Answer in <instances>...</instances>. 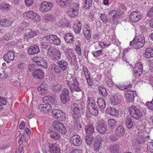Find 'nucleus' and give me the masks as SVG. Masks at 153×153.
<instances>
[{"label":"nucleus","mask_w":153,"mask_h":153,"mask_svg":"<svg viewBox=\"0 0 153 153\" xmlns=\"http://www.w3.org/2000/svg\"><path fill=\"white\" fill-rule=\"evenodd\" d=\"M67 83L72 92L75 91L79 92L81 91L79 82L74 77L71 76L69 79L68 80Z\"/></svg>","instance_id":"obj_1"},{"label":"nucleus","mask_w":153,"mask_h":153,"mask_svg":"<svg viewBox=\"0 0 153 153\" xmlns=\"http://www.w3.org/2000/svg\"><path fill=\"white\" fill-rule=\"evenodd\" d=\"M43 41H48L51 44L56 45H59L61 43L60 39L56 35L51 34L47 35L44 36L43 37Z\"/></svg>","instance_id":"obj_2"},{"label":"nucleus","mask_w":153,"mask_h":153,"mask_svg":"<svg viewBox=\"0 0 153 153\" xmlns=\"http://www.w3.org/2000/svg\"><path fill=\"white\" fill-rule=\"evenodd\" d=\"M48 54L51 59L54 61H57L61 58V54L59 50L52 47L49 48L48 50Z\"/></svg>","instance_id":"obj_3"},{"label":"nucleus","mask_w":153,"mask_h":153,"mask_svg":"<svg viewBox=\"0 0 153 153\" xmlns=\"http://www.w3.org/2000/svg\"><path fill=\"white\" fill-rule=\"evenodd\" d=\"M129 111L131 116L134 119L137 120L141 117V112L136 106H131L129 108Z\"/></svg>","instance_id":"obj_4"},{"label":"nucleus","mask_w":153,"mask_h":153,"mask_svg":"<svg viewBox=\"0 0 153 153\" xmlns=\"http://www.w3.org/2000/svg\"><path fill=\"white\" fill-rule=\"evenodd\" d=\"M24 15L27 16V19L30 21L38 22L41 20L40 16L37 14L33 11H30L24 14Z\"/></svg>","instance_id":"obj_5"},{"label":"nucleus","mask_w":153,"mask_h":153,"mask_svg":"<svg viewBox=\"0 0 153 153\" xmlns=\"http://www.w3.org/2000/svg\"><path fill=\"white\" fill-rule=\"evenodd\" d=\"M33 60L36 65L40 66L45 69L47 68V63L44 57L36 56L33 58Z\"/></svg>","instance_id":"obj_6"},{"label":"nucleus","mask_w":153,"mask_h":153,"mask_svg":"<svg viewBox=\"0 0 153 153\" xmlns=\"http://www.w3.org/2000/svg\"><path fill=\"white\" fill-rule=\"evenodd\" d=\"M79 8V5L78 4H73L68 12L69 17L74 18L76 16L78 13Z\"/></svg>","instance_id":"obj_7"},{"label":"nucleus","mask_w":153,"mask_h":153,"mask_svg":"<svg viewBox=\"0 0 153 153\" xmlns=\"http://www.w3.org/2000/svg\"><path fill=\"white\" fill-rule=\"evenodd\" d=\"M68 90L66 88H64L60 95V98L62 103L65 104L67 102H68L70 99L69 95Z\"/></svg>","instance_id":"obj_8"},{"label":"nucleus","mask_w":153,"mask_h":153,"mask_svg":"<svg viewBox=\"0 0 153 153\" xmlns=\"http://www.w3.org/2000/svg\"><path fill=\"white\" fill-rule=\"evenodd\" d=\"M53 126L59 132L63 134H65L67 132L65 126L60 122L57 121L54 122L53 124Z\"/></svg>","instance_id":"obj_9"},{"label":"nucleus","mask_w":153,"mask_h":153,"mask_svg":"<svg viewBox=\"0 0 153 153\" xmlns=\"http://www.w3.org/2000/svg\"><path fill=\"white\" fill-rule=\"evenodd\" d=\"M53 6L51 3L44 1L41 4L39 10L42 12H47Z\"/></svg>","instance_id":"obj_10"},{"label":"nucleus","mask_w":153,"mask_h":153,"mask_svg":"<svg viewBox=\"0 0 153 153\" xmlns=\"http://www.w3.org/2000/svg\"><path fill=\"white\" fill-rule=\"evenodd\" d=\"M73 114H75L73 115V118L76 120L80 117L79 112L80 110L78 105L76 103H74L71 106Z\"/></svg>","instance_id":"obj_11"},{"label":"nucleus","mask_w":153,"mask_h":153,"mask_svg":"<svg viewBox=\"0 0 153 153\" xmlns=\"http://www.w3.org/2000/svg\"><path fill=\"white\" fill-rule=\"evenodd\" d=\"M52 117L58 120H62L64 115V112L58 109L53 110L52 111Z\"/></svg>","instance_id":"obj_12"},{"label":"nucleus","mask_w":153,"mask_h":153,"mask_svg":"<svg viewBox=\"0 0 153 153\" xmlns=\"http://www.w3.org/2000/svg\"><path fill=\"white\" fill-rule=\"evenodd\" d=\"M71 140L72 144L75 146H79L82 144V140L77 134L73 135L71 138Z\"/></svg>","instance_id":"obj_13"},{"label":"nucleus","mask_w":153,"mask_h":153,"mask_svg":"<svg viewBox=\"0 0 153 153\" xmlns=\"http://www.w3.org/2000/svg\"><path fill=\"white\" fill-rule=\"evenodd\" d=\"M121 141H118L117 144L110 146L108 148L109 151L111 153H118L120 150Z\"/></svg>","instance_id":"obj_14"},{"label":"nucleus","mask_w":153,"mask_h":153,"mask_svg":"<svg viewBox=\"0 0 153 153\" xmlns=\"http://www.w3.org/2000/svg\"><path fill=\"white\" fill-rule=\"evenodd\" d=\"M141 16L139 12L133 11L129 15L130 19L133 22H136L140 19Z\"/></svg>","instance_id":"obj_15"},{"label":"nucleus","mask_w":153,"mask_h":153,"mask_svg":"<svg viewBox=\"0 0 153 153\" xmlns=\"http://www.w3.org/2000/svg\"><path fill=\"white\" fill-rule=\"evenodd\" d=\"M138 134H136L135 138H136L137 143L140 144H143L147 139V138L149 137V136H145L143 133L138 132Z\"/></svg>","instance_id":"obj_16"},{"label":"nucleus","mask_w":153,"mask_h":153,"mask_svg":"<svg viewBox=\"0 0 153 153\" xmlns=\"http://www.w3.org/2000/svg\"><path fill=\"white\" fill-rule=\"evenodd\" d=\"M109 19L112 24L115 23V21L118 19V16L117 15V12L115 10H113L108 13Z\"/></svg>","instance_id":"obj_17"},{"label":"nucleus","mask_w":153,"mask_h":153,"mask_svg":"<svg viewBox=\"0 0 153 153\" xmlns=\"http://www.w3.org/2000/svg\"><path fill=\"white\" fill-rule=\"evenodd\" d=\"M39 33V32L38 30L34 31L30 29H27L25 31V37L27 39H30L37 35Z\"/></svg>","instance_id":"obj_18"},{"label":"nucleus","mask_w":153,"mask_h":153,"mask_svg":"<svg viewBox=\"0 0 153 153\" xmlns=\"http://www.w3.org/2000/svg\"><path fill=\"white\" fill-rule=\"evenodd\" d=\"M58 5L62 8L68 7L71 5L72 0H56Z\"/></svg>","instance_id":"obj_19"},{"label":"nucleus","mask_w":153,"mask_h":153,"mask_svg":"<svg viewBox=\"0 0 153 153\" xmlns=\"http://www.w3.org/2000/svg\"><path fill=\"white\" fill-rule=\"evenodd\" d=\"M33 76L35 79H42L44 77V74L41 69H36L33 72Z\"/></svg>","instance_id":"obj_20"},{"label":"nucleus","mask_w":153,"mask_h":153,"mask_svg":"<svg viewBox=\"0 0 153 153\" xmlns=\"http://www.w3.org/2000/svg\"><path fill=\"white\" fill-rule=\"evenodd\" d=\"M133 70L134 73L136 74V76L141 75L143 70L142 63L140 62L137 63L135 65Z\"/></svg>","instance_id":"obj_21"},{"label":"nucleus","mask_w":153,"mask_h":153,"mask_svg":"<svg viewBox=\"0 0 153 153\" xmlns=\"http://www.w3.org/2000/svg\"><path fill=\"white\" fill-rule=\"evenodd\" d=\"M55 96L53 95V96H48L44 97L43 98L44 100H46L48 99V101L51 103V107L56 108L57 107L56 101L55 100L54 98Z\"/></svg>","instance_id":"obj_22"},{"label":"nucleus","mask_w":153,"mask_h":153,"mask_svg":"<svg viewBox=\"0 0 153 153\" xmlns=\"http://www.w3.org/2000/svg\"><path fill=\"white\" fill-rule=\"evenodd\" d=\"M49 152L50 153H60V150L59 148L57 147L55 144L52 142L49 143Z\"/></svg>","instance_id":"obj_23"},{"label":"nucleus","mask_w":153,"mask_h":153,"mask_svg":"<svg viewBox=\"0 0 153 153\" xmlns=\"http://www.w3.org/2000/svg\"><path fill=\"white\" fill-rule=\"evenodd\" d=\"M145 40L143 42H138L132 40L130 42V46H132L136 49L140 48L142 47L144 45Z\"/></svg>","instance_id":"obj_24"},{"label":"nucleus","mask_w":153,"mask_h":153,"mask_svg":"<svg viewBox=\"0 0 153 153\" xmlns=\"http://www.w3.org/2000/svg\"><path fill=\"white\" fill-rule=\"evenodd\" d=\"M4 59L7 63H9L10 61L14 58V53L12 51H8L4 56Z\"/></svg>","instance_id":"obj_25"},{"label":"nucleus","mask_w":153,"mask_h":153,"mask_svg":"<svg viewBox=\"0 0 153 153\" xmlns=\"http://www.w3.org/2000/svg\"><path fill=\"white\" fill-rule=\"evenodd\" d=\"M40 51L39 47L36 45L30 46L28 49V53L29 55L36 54Z\"/></svg>","instance_id":"obj_26"},{"label":"nucleus","mask_w":153,"mask_h":153,"mask_svg":"<svg viewBox=\"0 0 153 153\" xmlns=\"http://www.w3.org/2000/svg\"><path fill=\"white\" fill-rule=\"evenodd\" d=\"M106 113L111 115L117 116L118 114V111L112 107L108 108L105 110Z\"/></svg>","instance_id":"obj_27"},{"label":"nucleus","mask_w":153,"mask_h":153,"mask_svg":"<svg viewBox=\"0 0 153 153\" xmlns=\"http://www.w3.org/2000/svg\"><path fill=\"white\" fill-rule=\"evenodd\" d=\"M65 53L66 56L68 58L69 57L71 59H75V53L71 49L69 48H66L65 49Z\"/></svg>","instance_id":"obj_28"},{"label":"nucleus","mask_w":153,"mask_h":153,"mask_svg":"<svg viewBox=\"0 0 153 153\" xmlns=\"http://www.w3.org/2000/svg\"><path fill=\"white\" fill-rule=\"evenodd\" d=\"M38 90L39 94L43 96L46 95L48 92L47 87L43 84L40 85L38 88Z\"/></svg>","instance_id":"obj_29"},{"label":"nucleus","mask_w":153,"mask_h":153,"mask_svg":"<svg viewBox=\"0 0 153 153\" xmlns=\"http://www.w3.org/2000/svg\"><path fill=\"white\" fill-rule=\"evenodd\" d=\"M102 138L98 137L94 145V149L95 151H98L100 148L102 142Z\"/></svg>","instance_id":"obj_30"},{"label":"nucleus","mask_w":153,"mask_h":153,"mask_svg":"<svg viewBox=\"0 0 153 153\" xmlns=\"http://www.w3.org/2000/svg\"><path fill=\"white\" fill-rule=\"evenodd\" d=\"M87 108L95 106V98L93 97H88L87 100Z\"/></svg>","instance_id":"obj_31"},{"label":"nucleus","mask_w":153,"mask_h":153,"mask_svg":"<svg viewBox=\"0 0 153 153\" xmlns=\"http://www.w3.org/2000/svg\"><path fill=\"white\" fill-rule=\"evenodd\" d=\"M97 102L101 111H104L106 107L105 101L102 98H98L97 100Z\"/></svg>","instance_id":"obj_32"},{"label":"nucleus","mask_w":153,"mask_h":153,"mask_svg":"<svg viewBox=\"0 0 153 153\" xmlns=\"http://www.w3.org/2000/svg\"><path fill=\"white\" fill-rule=\"evenodd\" d=\"M125 123L128 128H131L133 126L134 121H133L131 117L128 116L126 118Z\"/></svg>","instance_id":"obj_33"},{"label":"nucleus","mask_w":153,"mask_h":153,"mask_svg":"<svg viewBox=\"0 0 153 153\" xmlns=\"http://www.w3.org/2000/svg\"><path fill=\"white\" fill-rule=\"evenodd\" d=\"M12 23V21L6 19H2L0 21V24L2 26L8 27L10 26Z\"/></svg>","instance_id":"obj_34"},{"label":"nucleus","mask_w":153,"mask_h":153,"mask_svg":"<svg viewBox=\"0 0 153 153\" xmlns=\"http://www.w3.org/2000/svg\"><path fill=\"white\" fill-rule=\"evenodd\" d=\"M144 57L146 58L153 57V48H149L146 49L145 51Z\"/></svg>","instance_id":"obj_35"},{"label":"nucleus","mask_w":153,"mask_h":153,"mask_svg":"<svg viewBox=\"0 0 153 153\" xmlns=\"http://www.w3.org/2000/svg\"><path fill=\"white\" fill-rule=\"evenodd\" d=\"M57 63L60 66L61 69L63 71L65 70L68 65V62L64 60L58 61L57 62Z\"/></svg>","instance_id":"obj_36"},{"label":"nucleus","mask_w":153,"mask_h":153,"mask_svg":"<svg viewBox=\"0 0 153 153\" xmlns=\"http://www.w3.org/2000/svg\"><path fill=\"white\" fill-rule=\"evenodd\" d=\"M74 36L71 33H68L65 35V42L70 44H73L74 42Z\"/></svg>","instance_id":"obj_37"},{"label":"nucleus","mask_w":153,"mask_h":153,"mask_svg":"<svg viewBox=\"0 0 153 153\" xmlns=\"http://www.w3.org/2000/svg\"><path fill=\"white\" fill-rule=\"evenodd\" d=\"M85 130L87 135H92L94 132V128L92 124L85 126Z\"/></svg>","instance_id":"obj_38"},{"label":"nucleus","mask_w":153,"mask_h":153,"mask_svg":"<svg viewBox=\"0 0 153 153\" xmlns=\"http://www.w3.org/2000/svg\"><path fill=\"white\" fill-rule=\"evenodd\" d=\"M115 133L116 135L122 136L124 134V129L122 126H119L116 128Z\"/></svg>","instance_id":"obj_39"},{"label":"nucleus","mask_w":153,"mask_h":153,"mask_svg":"<svg viewBox=\"0 0 153 153\" xmlns=\"http://www.w3.org/2000/svg\"><path fill=\"white\" fill-rule=\"evenodd\" d=\"M97 131L101 134H104L106 130V126L102 124H99L96 128Z\"/></svg>","instance_id":"obj_40"},{"label":"nucleus","mask_w":153,"mask_h":153,"mask_svg":"<svg viewBox=\"0 0 153 153\" xmlns=\"http://www.w3.org/2000/svg\"><path fill=\"white\" fill-rule=\"evenodd\" d=\"M49 133L51 137L55 140L59 139L60 137V134L56 131L50 130L49 131Z\"/></svg>","instance_id":"obj_41"},{"label":"nucleus","mask_w":153,"mask_h":153,"mask_svg":"<svg viewBox=\"0 0 153 153\" xmlns=\"http://www.w3.org/2000/svg\"><path fill=\"white\" fill-rule=\"evenodd\" d=\"M125 97L128 102H133L134 97L132 92L126 93Z\"/></svg>","instance_id":"obj_42"},{"label":"nucleus","mask_w":153,"mask_h":153,"mask_svg":"<svg viewBox=\"0 0 153 153\" xmlns=\"http://www.w3.org/2000/svg\"><path fill=\"white\" fill-rule=\"evenodd\" d=\"M122 98L121 95H118L117 96H114L111 98V104L113 105H117L119 103V101Z\"/></svg>","instance_id":"obj_43"},{"label":"nucleus","mask_w":153,"mask_h":153,"mask_svg":"<svg viewBox=\"0 0 153 153\" xmlns=\"http://www.w3.org/2000/svg\"><path fill=\"white\" fill-rule=\"evenodd\" d=\"M87 110L91 114L95 116H97L98 114V108L96 106L87 108Z\"/></svg>","instance_id":"obj_44"},{"label":"nucleus","mask_w":153,"mask_h":153,"mask_svg":"<svg viewBox=\"0 0 153 153\" xmlns=\"http://www.w3.org/2000/svg\"><path fill=\"white\" fill-rule=\"evenodd\" d=\"M52 68L55 73L57 74H60L62 72L60 66L58 65H57L55 64H52Z\"/></svg>","instance_id":"obj_45"},{"label":"nucleus","mask_w":153,"mask_h":153,"mask_svg":"<svg viewBox=\"0 0 153 153\" xmlns=\"http://www.w3.org/2000/svg\"><path fill=\"white\" fill-rule=\"evenodd\" d=\"M94 140V137L93 135H87L85 137V140L86 144L88 145H90Z\"/></svg>","instance_id":"obj_46"},{"label":"nucleus","mask_w":153,"mask_h":153,"mask_svg":"<svg viewBox=\"0 0 153 153\" xmlns=\"http://www.w3.org/2000/svg\"><path fill=\"white\" fill-rule=\"evenodd\" d=\"M98 90L99 94L104 97H106L107 95V93L106 89L102 86H99Z\"/></svg>","instance_id":"obj_47"},{"label":"nucleus","mask_w":153,"mask_h":153,"mask_svg":"<svg viewBox=\"0 0 153 153\" xmlns=\"http://www.w3.org/2000/svg\"><path fill=\"white\" fill-rule=\"evenodd\" d=\"M83 33L84 37L87 39H90L91 37L90 31L88 29L84 28L83 29Z\"/></svg>","instance_id":"obj_48"},{"label":"nucleus","mask_w":153,"mask_h":153,"mask_svg":"<svg viewBox=\"0 0 153 153\" xmlns=\"http://www.w3.org/2000/svg\"><path fill=\"white\" fill-rule=\"evenodd\" d=\"M52 88L53 92L56 93H58L62 89V87L60 85L57 84L54 85L52 87Z\"/></svg>","instance_id":"obj_49"},{"label":"nucleus","mask_w":153,"mask_h":153,"mask_svg":"<svg viewBox=\"0 0 153 153\" xmlns=\"http://www.w3.org/2000/svg\"><path fill=\"white\" fill-rule=\"evenodd\" d=\"M117 122L114 119H110L108 121L109 126L111 128H114L117 124Z\"/></svg>","instance_id":"obj_50"},{"label":"nucleus","mask_w":153,"mask_h":153,"mask_svg":"<svg viewBox=\"0 0 153 153\" xmlns=\"http://www.w3.org/2000/svg\"><path fill=\"white\" fill-rule=\"evenodd\" d=\"M85 3L83 5L85 8L86 9H88L92 4V0H85Z\"/></svg>","instance_id":"obj_51"},{"label":"nucleus","mask_w":153,"mask_h":153,"mask_svg":"<svg viewBox=\"0 0 153 153\" xmlns=\"http://www.w3.org/2000/svg\"><path fill=\"white\" fill-rule=\"evenodd\" d=\"M73 28L74 30L76 33H79L81 29V25H78L76 24H74Z\"/></svg>","instance_id":"obj_52"},{"label":"nucleus","mask_w":153,"mask_h":153,"mask_svg":"<svg viewBox=\"0 0 153 153\" xmlns=\"http://www.w3.org/2000/svg\"><path fill=\"white\" fill-rule=\"evenodd\" d=\"M44 112L45 113L50 111L51 109V104H44Z\"/></svg>","instance_id":"obj_53"},{"label":"nucleus","mask_w":153,"mask_h":153,"mask_svg":"<svg viewBox=\"0 0 153 153\" xmlns=\"http://www.w3.org/2000/svg\"><path fill=\"white\" fill-rule=\"evenodd\" d=\"M133 40H135L136 41L143 42L145 40V38L143 34H140L136 38L134 39Z\"/></svg>","instance_id":"obj_54"},{"label":"nucleus","mask_w":153,"mask_h":153,"mask_svg":"<svg viewBox=\"0 0 153 153\" xmlns=\"http://www.w3.org/2000/svg\"><path fill=\"white\" fill-rule=\"evenodd\" d=\"M24 138V134L22 133L21 134L19 135V138L18 140V143L20 146L22 144Z\"/></svg>","instance_id":"obj_55"},{"label":"nucleus","mask_w":153,"mask_h":153,"mask_svg":"<svg viewBox=\"0 0 153 153\" xmlns=\"http://www.w3.org/2000/svg\"><path fill=\"white\" fill-rule=\"evenodd\" d=\"M116 86L119 89L121 90H124L128 87V85H125L124 84H116Z\"/></svg>","instance_id":"obj_56"},{"label":"nucleus","mask_w":153,"mask_h":153,"mask_svg":"<svg viewBox=\"0 0 153 153\" xmlns=\"http://www.w3.org/2000/svg\"><path fill=\"white\" fill-rule=\"evenodd\" d=\"M10 5L9 4H4L0 6V8L1 10H9L10 8Z\"/></svg>","instance_id":"obj_57"},{"label":"nucleus","mask_w":153,"mask_h":153,"mask_svg":"<svg viewBox=\"0 0 153 153\" xmlns=\"http://www.w3.org/2000/svg\"><path fill=\"white\" fill-rule=\"evenodd\" d=\"M147 149L149 150L150 152L153 153V141L148 143Z\"/></svg>","instance_id":"obj_58"},{"label":"nucleus","mask_w":153,"mask_h":153,"mask_svg":"<svg viewBox=\"0 0 153 153\" xmlns=\"http://www.w3.org/2000/svg\"><path fill=\"white\" fill-rule=\"evenodd\" d=\"M45 19L46 21L52 22L54 18L52 15L48 14L46 16Z\"/></svg>","instance_id":"obj_59"},{"label":"nucleus","mask_w":153,"mask_h":153,"mask_svg":"<svg viewBox=\"0 0 153 153\" xmlns=\"http://www.w3.org/2000/svg\"><path fill=\"white\" fill-rule=\"evenodd\" d=\"M8 73L7 72L4 71L0 73V77L3 79H6L8 77Z\"/></svg>","instance_id":"obj_60"},{"label":"nucleus","mask_w":153,"mask_h":153,"mask_svg":"<svg viewBox=\"0 0 153 153\" xmlns=\"http://www.w3.org/2000/svg\"><path fill=\"white\" fill-rule=\"evenodd\" d=\"M26 68V65L22 63H20L18 64V68L20 69L21 71L22 70H24Z\"/></svg>","instance_id":"obj_61"},{"label":"nucleus","mask_w":153,"mask_h":153,"mask_svg":"<svg viewBox=\"0 0 153 153\" xmlns=\"http://www.w3.org/2000/svg\"><path fill=\"white\" fill-rule=\"evenodd\" d=\"M146 15L147 16L149 17H153V7L150 9L148 11Z\"/></svg>","instance_id":"obj_62"},{"label":"nucleus","mask_w":153,"mask_h":153,"mask_svg":"<svg viewBox=\"0 0 153 153\" xmlns=\"http://www.w3.org/2000/svg\"><path fill=\"white\" fill-rule=\"evenodd\" d=\"M75 50L76 53L78 54L79 55H81V50L79 44H77L76 46Z\"/></svg>","instance_id":"obj_63"},{"label":"nucleus","mask_w":153,"mask_h":153,"mask_svg":"<svg viewBox=\"0 0 153 153\" xmlns=\"http://www.w3.org/2000/svg\"><path fill=\"white\" fill-rule=\"evenodd\" d=\"M7 104V100L4 97H0V105H5Z\"/></svg>","instance_id":"obj_64"}]
</instances>
